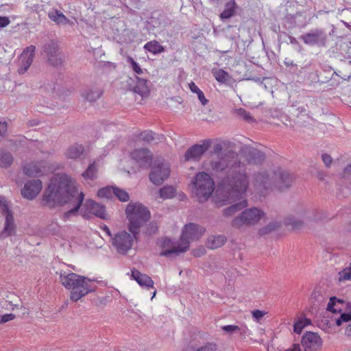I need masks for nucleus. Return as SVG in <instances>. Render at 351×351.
I'll list each match as a JSON object with an SVG mask.
<instances>
[{
    "label": "nucleus",
    "mask_w": 351,
    "mask_h": 351,
    "mask_svg": "<svg viewBox=\"0 0 351 351\" xmlns=\"http://www.w3.org/2000/svg\"><path fill=\"white\" fill-rule=\"evenodd\" d=\"M226 156L210 162V169L215 173H224L226 176L219 182L216 193V202L221 206L232 204L225 209L223 214L230 216L247 205L244 195L249 186L248 176L245 167L237 162L234 156Z\"/></svg>",
    "instance_id": "obj_1"
},
{
    "label": "nucleus",
    "mask_w": 351,
    "mask_h": 351,
    "mask_svg": "<svg viewBox=\"0 0 351 351\" xmlns=\"http://www.w3.org/2000/svg\"><path fill=\"white\" fill-rule=\"evenodd\" d=\"M84 199L82 192L79 193L76 182L66 174H56L50 181L43 196V204L50 208L69 204V210L62 215L66 221L72 215H75Z\"/></svg>",
    "instance_id": "obj_2"
},
{
    "label": "nucleus",
    "mask_w": 351,
    "mask_h": 351,
    "mask_svg": "<svg viewBox=\"0 0 351 351\" xmlns=\"http://www.w3.org/2000/svg\"><path fill=\"white\" fill-rule=\"evenodd\" d=\"M293 177L286 171L278 169L270 173L261 172L254 175L252 186L261 195H266L274 189L283 191L293 183Z\"/></svg>",
    "instance_id": "obj_3"
},
{
    "label": "nucleus",
    "mask_w": 351,
    "mask_h": 351,
    "mask_svg": "<svg viewBox=\"0 0 351 351\" xmlns=\"http://www.w3.org/2000/svg\"><path fill=\"white\" fill-rule=\"evenodd\" d=\"M60 281L62 286L70 290V300L77 302L93 291L91 280L73 272H61Z\"/></svg>",
    "instance_id": "obj_4"
},
{
    "label": "nucleus",
    "mask_w": 351,
    "mask_h": 351,
    "mask_svg": "<svg viewBox=\"0 0 351 351\" xmlns=\"http://www.w3.org/2000/svg\"><path fill=\"white\" fill-rule=\"evenodd\" d=\"M126 219L128 221V228L130 232L139 233L140 229L150 219L149 209L139 202L129 203L125 210Z\"/></svg>",
    "instance_id": "obj_5"
},
{
    "label": "nucleus",
    "mask_w": 351,
    "mask_h": 351,
    "mask_svg": "<svg viewBox=\"0 0 351 351\" xmlns=\"http://www.w3.org/2000/svg\"><path fill=\"white\" fill-rule=\"evenodd\" d=\"M194 193L199 202H203L210 197L215 189V182L209 174L199 172L193 181Z\"/></svg>",
    "instance_id": "obj_6"
},
{
    "label": "nucleus",
    "mask_w": 351,
    "mask_h": 351,
    "mask_svg": "<svg viewBox=\"0 0 351 351\" xmlns=\"http://www.w3.org/2000/svg\"><path fill=\"white\" fill-rule=\"evenodd\" d=\"M205 231L204 228L197 224L193 223L186 224L177 244V254L186 251L189 247L190 242L199 239Z\"/></svg>",
    "instance_id": "obj_7"
},
{
    "label": "nucleus",
    "mask_w": 351,
    "mask_h": 351,
    "mask_svg": "<svg viewBox=\"0 0 351 351\" xmlns=\"http://www.w3.org/2000/svg\"><path fill=\"white\" fill-rule=\"evenodd\" d=\"M265 217V214L263 210L254 207L243 210L239 216L233 219L232 224L236 228H241L243 226H254Z\"/></svg>",
    "instance_id": "obj_8"
},
{
    "label": "nucleus",
    "mask_w": 351,
    "mask_h": 351,
    "mask_svg": "<svg viewBox=\"0 0 351 351\" xmlns=\"http://www.w3.org/2000/svg\"><path fill=\"white\" fill-rule=\"evenodd\" d=\"M139 233L128 232L121 230L117 232L112 239V245L119 254H125L132 248L134 242L137 240Z\"/></svg>",
    "instance_id": "obj_9"
},
{
    "label": "nucleus",
    "mask_w": 351,
    "mask_h": 351,
    "mask_svg": "<svg viewBox=\"0 0 351 351\" xmlns=\"http://www.w3.org/2000/svg\"><path fill=\"white\" fill-rule=\"evenodd\" d=\"M169 175L170 167L169 164L165 162H159L155 163L152 167L149 179L155 185H160L169 178Z\"/></svg>",
    "instance_id": "obj_10"
},
{
    "label": "nucleus",
    "mask_w": 351,
    "mask_h": 351,
    "mask_svg": "<svg viewBox=\"0 0 351 351\" xmlns=\"http://www.w3.org/2000/svg\"><path fill=\"white\" fill-rule=\"evenodd\" d=\"M301 343L305 351H317L322 345L320 337L313 332H306L302 338Z\"/></svg>",
    "instance_id": "obj_11"
},
{
    "label": "nucleus",
    "mask_w": 351,
    "mask_h": 351,
    "mask_svg": "<svg viewBox=\"0 0 351 351\" xmlns=\"http://www.w3.org/2000/svg\"><path fill=\"white\" fill-rule=\"evenodd\" d=\"M36 47L30 45L26 47L19 58V73L22 74L27 71L33 62Z\"/></svg>",
    "instance_id": "obj_12"
},
{
    "label": "nucleus",
    "mask_w": 351,
    "mask_h": 351,
    "mask_svg": "<svg viewBox=\"0 0 351 351\" xmlns=\"http://www.w3.org/2000/svg\"><path fill=\"white\" fill-rule=\"evenodd\" d=\"M43 188L42 182L39 180L27 182L21 190L22 195L29 200L34 199Z\"/></svg>",
    "instance_id": "obj_13"
},
{
    "label": "nucleus",
    "mask_w": 351,
    "mask_h": 351,
    "mask_svg": "<svg viewBox=\"0 0 351 351\" xmlns=\"http://www.w3.org/2000/svg\"><path fill=\"white\" fill-rule=\"evenodd\" d=\"M44 50L51 64L57 66L62 63V55L58 51V45L56 43L51 42L46 45Z\"/></svg>",
    "instance_id": "obj_14"
},
{
    "label": "nucleus",
    "mask_w": 351,
    "mask_h": 351,
    "mask_svg": "<svg viewBox=\"0 0 351 351\" xmlns=\"http://www.w3.org/2000/svg\"><path fill=\"white\" fill-rule=\"evenodd\" d=\"M210 140H205L202 144L195 145L189 148L185 154L186 160L199 158L210 147Z\"/></svg>",
    "instance_id": "obj_15"
},
{
    "label": "nucleus",
    "mask_w": 351,
    "mask_h": 351,
    "mask_svg": "<svg viewBox=\"0 0 351 351\" xmlns=\"http://www.w3.org/2000/svg\"><path fill=\"white\" fill-rule=\"evenodd\" d=\"M49 169L45 162H31L23 166V172L28 176H40Z\"/></svg>",
    "instance_id": "obj_16"
},
{
    "label": "nucleus",
    "mask_w": 351,
    "mask_h": 351,
    "mask_svg": "<svg viewBox=\"0 0 351 351\" xmlns=\"http://www.w3.org/2000/svg\"><path fill=\"white\" fill-rule=\"evenodd\" d=\"M86 211L91 213L101 219H106L108 218V214L106 212L105 207L95 202L93 200L88 199L85 203Z\"/></svg>",
    "instance_id": "obj_17"
},
{
    "label": "nucleus",
    "mask_w": 351,
    "mask_h": 351,
    "mask_svg": "<svg viewBox=\"0 0 351 351\" xmlns=\"http://www.w3.org/2000/svg\"><path fill=\"white\" fill-rule=\"evenodd\" d=\"M131 158L139 164L140 166L148 165L151 160L152 156L147 149H137L130 154Z\"/></svg>",
    "instance_id": "obj_18"
},
{
    "label": "nucleus",
    "mask_w": 351,
    "mask_h": 351,
    "mask_svg": "<svg viewBox=\"0 0 351 351\" xmlns=\"http://www.w3.org/2000/svg\"><path fill=\"white\" fill-rule=\"evenodd\" d=\"M132 276L142 287L147 289L154 287V281L148 275L141 274L138 270L134 269L132 271Z\"/></svg>",
    "instance_id": "obj_19"
},
{
    "label": "nucleus",
    "mask_w": 351,
    "mask_h": 351,
    "mask_svg": "<svg viewBox=\"0 0 351 351\" xmlns=\"http://www.w3.org/2000/svg\"><path fill=\"white\" fill-rule=\"evenodd\" d=\"M158 244L162 248L160 255L162 256H168L171 254L176 252V246L174 243L168 238H162L158 241Z\"/></svg>",
    "instance_id": "obj_20"
},
{
    "label": "nucleus",
    "mask_w": 351,
    "mask_h": 351,
    "mask_svg": "<svg viewBox=\"0 0 351 351\" xmlns=\"http://www.w3.org/2000/svg\"><path fill=\"white\" fill-rule=\"evenodd\" d=\"M84 147L81 144H73L69 146L65 152V156L69 159H77L84 153Z\"/></svg>",
    "instance_id": "obj_21"
},
{
    "label": "nucleus",
    "mask_w": 351,
    "mask_h": 351,
    "mask_svg": "<svg viewBox=\"0 0 351 351\" xmlns=\"http://www.w3.org/2000/svg\"><path fill=\"white\" fill-rule=\"evenodd\" d=\"M226 240L224 235H212L208 238L206 245L208 248L215 250L223 245Z\"/></svg>",
    "instance_id": "obj_22"
},
{
    "label": "nucleus",
    "mask_w": 351,
    "mask_h": 351,
    "mask_svg": "<svg viewBox=\"0 0 351 351\" xmlns=\"http://www.w3.org/2000/svg\"><path fill=\"white\" fill-rule=\"evenodd\" d=\"M15 230L14 219L12 213L5 215V222L3 230L0 234L1 238H5L10 236Z\"/></svg>",
    "instance_id": "obj_23"
},
{
    "label": "nucleus",
    "mask_w": 351,
    "mask_h": 351,
    "mask_svg": "<svg viewBox=\"0 0 351 351\" xmlns=\"http://www.w3.org/2000/svg\"><path fill=\"white\" fill-rule=\"evenodd\" d=\"M134 91L142 97L149 95L150 90L147 80L136 77V84L134 88Z\"/></svg>",
    "instance_id": "obj_24"
},
{
    "label": "nucleus",
    "mask_w": 351,
    "mask_h": 351,
    "mask_svg": "<svg viewBox=\"0 0 351 351\" xmlns=\"http://www.w3.org/2000/svg\"><path fill=\"white\" fill-rule=\"evenodd\" d=\"M311 320L305 316L299 317L294 322L293 332L300 334L306 326L311 325Z\"/></svg>",
    "instance_id": "obj_25"
},
{
    "label": "nucleus",
    "mask_w": 351,
    "mask_h": 351,
    "mask_svg": "<svg viewBox=\"0 0 351 351\" xmlns=\"http://www.w3.org/2000/svg\"><path fill=\"white\" fill-rule=\"evenodd\" d=\"M49 17L57 24L66 25L67 23L73 24L61 12L53 10L49 13Z\"/></svg>",
    "instance_id": "obj_26"
},
{
    "label": "nucleus",
    "mask_w": 351,
    "mask_h": 351,
    "mask_svg": "<svg viewBox=\"0 0 351 351\" xmlns=\"http://www.w3.org/2000/svg\"><path fill=\"white\" fill-rule=\"evenodd\" d=\"M322 32L315 30L311 33L306 34L302 36V40L306 45H314L319 42Z\"/></svg>",
    "instance_id": "obj_27"
},
{
    "label": "nucleus",
    "mask_w": 351,
    "mask_h": 351,
    "mask_svg": "<svg viewBox=\"0 0 351 351\" xmlns=\"http://www.w3.org/2000/svg\"><path fill=\"white\" fill-rule=\"evenodd\" d=\"M237 8V4L234 0H231L226 3L224 10L221 13V19H228L234 16Z\"/></svg>",
    "instance_id": "obj_28"
},
{
    "label": "nucleus",
    "mask_w": 351,
    "mask_h": 351,
    "mask_svg": "<svg viewBox=\"0 0 351 351\" xmlns=\"http://www.w3.org/2000/svg\"><path fill=\"white\" fill-rule=\"evenodd\" d=\"M343 305V301L337 298L336 297H332L327 306V310L332 312H341L342 310V306Z\"/></svg>",
    "instance_id": "obj_29"
},
{
    "label": "nucleus",
    "mask_w": 351,
    "mask_h": 351,
    "mask_svg": "<svg viewBox=\"0 0 351 351\" xmlns=\"http://www.w3.org/2000/svg\"><path fill=\"white\" fill-rule=\"evenodd\" d=\"M222 329L229 333L239 332L240 335H246L249 332V329L245 325L241 326L236 325H226L222 327Z\"/></svg>",
    "instance_id": "obj_30"
},
{
    "label": "nucleus",
    "mask_w": 351,
    "mask_h": 351,
    "mask_svg": "<svg viewBox=\"0 0 351 351\" xmlns=\"http://www.w3.org/2000/svg\"><path fill=\"white\" fill-rule=\"evenodd\" d=\"M144 49L153 54H158L164 51L163 47L156 40L147 43L144 46Z\"/></svg>",
    "instance_id": "obj_31"
},
{
    "label": "nucleus",
    "mask_w": 351,
    "mask_h": 351,
    "mask_svg": "<svg viewBox=\"0 0 351 351\" xmlns=\"http://www.w3.org/2000/svg\"><path fill=\"white\" fill-rule=\"evenodd\" d=\"M249 155L250 158L248 159V162L250 164L260 163L263 161L265 158L263 153L256 149L250 150Z\"/></svg>",
    "instance_id": "obj_32"
},
{
    "label": "nucleus",
    "mask_w": 351,
    "mask_h": 351,
    "mask_svg": "<svg viewBox=\"0 0 351 351\" xmlns=\"http://www.w3.org/2000/svg\"><path fill=\"white\" fill-rule=\"evenodd\" d=\"M285 224L287 226H290L293 230H300L304 226V221L291 216L285 219Z\"/></svg>",
    "instance_id": "obj_33"
},
{
    "label": "nucleus",
    "mask_w": 351,
    "mask_h": 351,
    "mask_svg": "<svg viewBox=\"0 0 351 351\" xmlns=\"http://www.w3.org/2000/svg\"><path fill=\"white\" fill-rule=\"evenodd\" d=\"M212 73L215 80L221 83L226 82L230 78L228 73L221 69H213Z\"/></svg>",
    "instance_id": "obj_34"
},
{
    "label": "nucleus",
    "mask_w": 351,
    "mask_h": 351,
    "mask_svg": "<svg viewBox=\"0 0 351 351\" xmlns=\"http://www.w3.org/2000/svg\"><path fill=\"white\" fill-rule=\"evenodd\" d=\"M176 195V189L172 186H165L160 190V197L162 199L172 198Z\"/></svg>",
    "instance_id": "obj_35"
},
{
    "label": "nucleus",
    "mask_w": 351,
    "mask_h": 351,
    "mask_svg": "<svg viewBox=\"0 0 351 351\" xmlns=\"http://www.w3.org/2000/svg\"><path fill=\"white\" fill-rule=\"evenodd\" d=\"M97 172V168L95 166V162H93L82 173V176L85 180H93L96 177Z\"/></svg>",
    "instance_id": "obj_36"
},
{
    "label": "nucleus",
    "mask_w": 351,
    "mask_h": 351,
    "mask_svg": "<svg viewBox=\"0 0 351 351\" xmlns=\"http://www.w3.org/2000/svg\"><path fill=\"white\" fill-rule=\"evenodd\" d=\"M13 162V158L10 153H6L0 151V166L2 167H7L10 166Z\"/></svg>",
    "instance_id": "obj_37"
},
{
    "label": "nucleus",
    "mask_w": 351,
    "mask_h": 351,
    "mask_svg": "<svg viewBox=\"0 0 351 351\" xmlns=\"http://www.w3.org/2000/svg\"><path fill=\"white\" fill-rule=\"evenodd\" d=\"M280 227V224L277 222H271L267 226L259 229L258 234L260 236H265L271 233L273 231L276 230Z\"/></svg>",
    "instance_id": "obj_38"
},
{
    "label": "nucleus",
    "mask_w": 351,
    "mask_h": 351,
    "mask_svg": "<svg viewBox=\"0 0 351 351\" xmlns=\"http://www.w3.org/2000/svg\"><path fill=\"white\" fill-rule=\"evenodd\" d=\"M338 280L339 282H345L347 280L351 281V263L350 266L343 269L342 271H339L338 274Z\"/></svg>",
    "instance_id": "obj_39"
},
{
    "label": "nucleus",
    "mask_w": 351,
    "mask_h": 351,
    "mask_svg": "<svg viewBox=\"0 0 351 351\" xmlns=\"http://www.w3.org/2000/svg\"><path fill=\"white\" fill-rule=\"evenodd\" d=\"M113 186H106L99 189L97 192V196L101 198H111L114 193Z\"/></svg>",
    "instance_id": "obj_40"
},
{
    "label": "nucleus",
    "mask_w": 351,
    "mask_h": 351,
    "mask_svg": "<svg viewBox=\"0 0 351 351\" xmlns=\"http://www.w3.org/2000/svg\"><path fill=\"white\" fill-rule=\"evenodd\" d=\"M113 195H114L121 202H125L130 199V195L125 190L117 187H114Z\"/></svg>",
    "instance_id": "obj_41"
},
{
    "label": "nucleus",
    "mask_w": 351,
    "mask_h": 351,
    "mask_svg": "<svg viewBox=\"0 0 351 351\" xmlns=\"http://www.w3.org/2000/svg\"><path fill=\"white\" fill-rule=\"evenodd\" d=\"M101 95V92L99 90H90L85 94L84 97L87 101L93 102L96 101V99H97L98 98H99Z\"/></svg>",
    "instance_id": "obj_42"
},
{
    "label": "nucleus",
    "mask_w": 351,
    "mask_h": 351,
    "mask_svg": "<svg viewBox=\"0 0 351 351\" xmlns=\"http://www.w3.org/2000/svg\"><path fill=\"white\" fill-rule=\"evenodd\" d=\"M128 62L131 64L132 70L134 71V73L138 75L143 74V69L132 58L128 57Z\"/></svg>",
    "instance_id": "obj_43"
},
{
    "label": "nucleus",
    "mask_w": 351,
    "mask_h": 351,
    "mask_svg": "<svg viewBox=\"0 0 351 351\" xmlns=\"http://www.w3.org/2000/svg\"><path fill=\"white\" fill-rule=\"evenodd\" d=\"M351 320V312L350 313H343L341 314L340 317L336 319V324L337 326H341L343 322H348Z\"/></svg>",
    "instance_id": "obj_44"
},
{
    "label": "nucleus",
    "mask_w": 351,
    "mask_h": 351,
    "mask_svg": "<svg viewBox=\"0 0 351 351\" xmlns=\"http://www.w3.org/2000/svg\"><path fill=\"white\" fill-rule=\"evenodd\" d=\"M138 138L142 141L150 142L154 138V133L152 131H144L140 133Z\"/></svg>",
    "instance_id": "obj_45"
},
{
    "label": "nucleus",
    "mask_w": 351,
    "mask_h": 351,
    "mask_svg": "<svg viewBox=\"0 0 351 351\" xmlns=\"http://www.w3.org/2000/svg\"><path fill=\"white\" fill-rule=\"evenodd\" d=\"M217 346L215 343H207L204 346L196 349L194 351H216Z\"/></svg>",
    "instance_id": "obj_46"
},
{
    "label": "nucleus",
    "mask_w": 351,
    "mask_h": 351,
    "mask_svg": "<svg viewBox=\"0 0 351 351\" xmlns=\"http://www.w3.org/2000/svg\"><path fill=\"white\" fill-rule=\"evenodd\" d=\"M238 114L243 119L247 121H251L253 120L252 117L251 116L250 113L246 111L243 108H239L237 110Z\"/></svg>",
    "instance_id": "obj_47"
},
{
    "label": "nucleus",
    "mask_w": 351,
    "mask_h": 351,
    "mask_svg": "<svg viewBox=\"0 0 351 351\" xmlns=\"http://www.w3.org/2000/svg\"><path fill=\"white\" fill-rule=\"evenodd\" d=\"M0 208L3 213L5 215L8 214V213H11L7 201L5 197L0 196Z\"/></svg>",
    "instance_id": "obj_48"
},
{
    "label": "nucleus",
    "mask_w": 351,
    "mask_h": 351,
    "mask_svg": "<svg viewBox=\"0 0 351 351\" xmlns=\"http://www.w3.org/2000/svg\"><path fill=\"white\" fill-rule=\"evenodd\" d=\"M14 318H15V315H14L13 313H8V314H5L3 315H0V324L12 321Z\"/></svg>",
    "instance_id": "obj_49"
},
{
    "label": "nucleus",
    "mask_w": 351,
    "mask_h": 351,
    "mask_svg": "<svg viewBox=\"0 0 351 351\" xmlns=\"http://www.w3.org/2000/svg\"><path fill=\"white\" fill-rule=\"evenodd\" d=\"M266 314L265 311L260 310H254L252 312V315L255 321L259 322Z\"/></svg>",
    "instance_id": "obj_50"
},
{
    "label": "nucleus",
    "mask_w": 351,
    "mask_h": 351,
    "mask_svg": "<svg viewBox=\"0 0 351 351\" xmlns=\"http://www.w3.org/2000/svg\"><path fill=\"white\" fill-rule=\"evenodd\" d=\"M192 254L195 257H200L206 254V250L204 247H200L193 250Z\"/></svg>",
    "instance_id": "obj_51"
},
{
    "label": "nucleus",
    "mask_w": 351,
    "mask_h": 351,
    "mask_svg": "<svg viewBox=\"0 0 351 351\" xmlns=\"http://www.w3.org/2000/svg\"><path fill=\"white\" fill-rule=\"evenodd\" d=\"M197 95L198 99L199 100V101L201 102V104L203 106H206L208 104V100L205 97L204 94L202 90L198 92Z\"/></svg>",
    "instance_id": "obj_52"
},
{
    "label": "nucleus",
    "mask_w": 351,
    "mask_h": 351,
    "mask_svg": "<svg viewBox=\"0 0 351 351\" xmlns=\"http://www.w3.org/2000/svg\"><path fill=\"white\" fill-rule=\"evenodd\" d=\"M10 21L7 16H0V28L8 26Z\"/></svg>",
    "instance_id": "obj_53"
},
{
    "label": "nucleus",
    "mask_w": 351,
    "mask_h": 351,
    "mask_svg": "<svg viewBox=\"0 0 351 351\" xmlns=\"http://www.w3.org/2000/svg\"><path fill=\"white\" fill-rule=\"evenodd\" d=\"M189 88L192 93L196 94L201 90L193 82H191L189 84Z\"/></svg>",
    "instance_id": "obj_54"
},
{
    "label": "nucleus",
    "mask_w": 351,
    "mask_h": 351,
    "mask_svg": "<svg viewBox=\"0 0 351 351\" xmlns=\"http://www.w3.org/2000/svg\"><path fill=\"white\" fill-rule=\"evenodd\" d=\"M322 160L324 162V164L326 165V166L328 167L331 164L332 159L330 155L323 154L322 155Z\"/></svg>",
    "instance_id": "obj_55"
},
{
    "label": "nucleus",
    "mask_w": 351,
    "mask_h": 351,
    "mask_svg": "<svg viewBox=\"0 0 351 351\" xmlns=\"http://www.w3.org/2000/svg\"><path fill=\"white\" fill-rule=\"evenodd\" d=\"M7 123L0 122V136H3L7 131Z\"/></svg>",
    "instance_id": "obj_56"
},
{
    "label": "nucleus",
    "mask_w": 351,
    "mask_h": 351,
    "mask_svg": "<svg viewBox=\"0 0 351 351\" xmlns=\"http://www.w3.org/2000/svg\"><path fill=\"white\" fill-rule=\"evenodd\" d=\"M344 176L351 175V164L348 165L343 171Z\"/></svg>",
    "instance_id": "obj_57"
},
{
    "label": "nucleus",
    "mask_w": 351,
    "mask_h": 351,
    "mask_svg": "<svg viewBox=\"0 0 351 351\" xmlns=\"http://www.w3.org/2000/svg\"><path fill=\"white\" fill-rule=\"evenodd\" d=\"M222 150V146L221 144H217L214 147L215 153H219Z\"/></svg>",
    "instance_id": "obj_58"
},
{
    "label": "nucleus",
    "mask_w": 351,
    "mask_h": 351,
    "mask_svg": "<svg viewBox=\"0 0 351 351\" xmlns=\"http://www.w3.org/2000/svg\"><path fill=\"white\" fill-rule=\"evenodd\" d=\"M150 227L152 228V230H150L149 232V234L155 233L157 231V230H158V226L156 225H155V224H153V223L150 224Z\"/></svg>",
    "instance_id": "obj_59"
},
{
    "label": "nucleus",
    "mask_w": 351,
    "mask_h": 351,
    "mask_svg": "<svg viewBox=\"0 0 351 351\" xmlns=\"http://www.w3.org/2000/svg\"><path fill=\"white\" fill-rule=\"evenodd\" d=\"M345 332L346 335L351 336V323L346 328Z\"/></svg>",
    "instance_id": "obj_60"
},
{
    "label": "nucleus",
    "mask_w": 351,
    "mask_h": 351,
    "mask_svg": "<svg viewBox=\"0 0 351 351\" xmlns=\"http://www.w3.org/2000/svg\"><path fill=\"white\" fill-rule=\"evenodd\" d=\"M102 229L104 230V231L108 235V236H111V232H110V230L109 229V228L107 226H104V227L102 228Z\"/></svg>",
    "instance_id": "obj_61"
},
{
    "label": "nucleus",
    "mask_w": 351,
    "mask_h": 351,
    "mask_svg": "<svg viewBox=\"0 0 351 351\" xmlns=\"http://www.w3.org/2000/svg\"><path fill=\"white\" fill-rule=\"evenodd\" d=\"M2 302H1V301H0V311H1L2 308H4V306H3V304H2Z\"/></svg>",
    "instance_id": "obj_62"
},
{
    "label": "nucleus",
    "mask_w": 351,
    "mask_h": 351,
    "mask_svg": "<svg viewBox=\"0 0 351 351\" xmlns=\"http://www.w3.org/2000/svg\"><path fill=\"white\" fill-rule=\"evenodd\" d=\"M182 197H184V195H183V194H179V197H180V199L182 198Z\"/></svg>",
    "instance_id": "obj_63"
},
{
    "label": "nucleus",
    "mask_w": 351,
    "mask_h": 351,
    "mask_svg": "<svg viewBox=\"0 0 351 351\" xmlns=\"http://www.w3.org/2000/svg\"><path fill=\"white\" fill-rule=\"evenodd\" d=\"M156 291H154V293H153L152 298L156 295Z\"/></svg>",
    "instance_id": "obj_64"
}]
</instances>
